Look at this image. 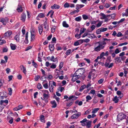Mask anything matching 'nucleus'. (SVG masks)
<instances>
[{
    "instance_id": "nucleus-1",
    "label": "nucleus",
    "mask_w": 128,
    "mask_h": 128,
    "mask_svg": "<svg viewBox=\"0 0 128 128\" xmlns=\"http://www.w3.org/2000/svg\"><path fill=\"white\" fill-rule=\"evenodd\" d=\"M85 73V69L84 68H80L77 70L73 74L72 80L74 82L82 76Z\"/></svg>"
},
{
    "instance_id": "nucleus-2",
    "label": "nucleus",
    "mask_w": 128,
    "mask_h": 128,
    "mask_svg": "<svg viewBox=\"0 0 128 128\" xmlns=\"http://www.w3.org/2000/svg\"><path fill=\"white\" fill-rule=\"evenodd\" d=\"M95 46H96L94 49V50L96 52H98L101 50L103 49L105 47V43L102 41H100L95 43Z\"/></svg>"
},
{
    "instance_id": "nucleus-3",
    "label": "nucleus",
    "mask_w": 128,
    "mask_h": 128,
    "mask_svg": "<svg viewBox=\"0 0 128 128\" xmlns=\"http://www.w3.org/2000/svg\"><path fill=\"white\" fill-rule=\"evenodd\" d=\"M126 116L125 114H118L117 116V120L119 122L125 118Z\"/></svg>"
},
{
    "instance_id": "nucleus-4",
    "label": "nucleus",
    "mask_w": 128,
    "mask_h": 128,
    "mask_svg": "<svg viewBox=\"0 0 128 128\" xmlns=\"http://www.w3.org/2000/svg\"><path fill=\"white\" fill-rule=\"evenodd\" d=\"M43 100L44 101L46 104L48 102V98L49 96L48 94L44 93L43 94Z\"/></svg>"
},
{
    "instance_id": "nucleus-5",
    "label": "nucleus",
    "mask_w": 128,
    "mask_h": 128,
    "mask_svg": "<svg viewBox=\"0 0 128 128\" xmlns=\"http://www.w3.org/2000/svg\"><path fill=\"white\" fill-rule=\"evenodd\" d=\"M8 19L7 18H2L0 19V22H2L4 25H6V22H8Z\"/></svg>"
},
{
    "instance_id": "nucleus-6",
    "label": "nucleus",
    "mask_w": 128,
    "mask_h": 128,
    "mask_svg": "<svg viewBox=\"0 0 128 128\" xmlns=\"http://www.w3.org/2000/svg\"><path fill=\"white\" fill-rule=\"evenodd\" d=\"M12 32L11 31L8 30L4 34V37L6 38H7L10 36L12 34Z\"/></svg>"
},
{
    "instance_id": "nucleus-7",
    "label": "nucleus",
    "mask_w": 128,
    "mask_h": 128,
    "mask_svg": "<svg viewBox=\"0 0 128 128\" xmlns=\"http://www.w3.org/2000/svg\"><path fill=\"white\" fill-rule=\"evenodd\" d=\"M52 82L49 81V90L51 92H54V86H53L52 84Z\"/></svg>"
},
{
    "instance_id": "nucleus-8",
    "label": "nucleus",
    "mask_w": 128,
    "mask_h": 128,
    "mask_svg": "<svg viewBox=\"0 0 128 128\" xmlns=\"http://www.w3.org/2000/svg\"><path fill=\"white\" fill-rule=\"evenodd\" d=\"M26 15L24 13H22L20 17V20L23 22H25L26 18Z\"/></svg>"
},
{
    "instance_id": "nucleus-9",
    "label": "nucleus",
    "mask_w": 128,
    "mask_h": 128,
    "mask_svg": "<svg viewBox=\"0 0 128 128\" xmlns=\"http://www.w3.org/2000/svg\"><path fill=\"white\" fill-rule=\"evenodd\" d=\"M22 8L23 7L22 5L20 4H19L18 5V7L16 9V10L18 12H22L23 10Z\"/></svg>"
},
{
    "instance_id": "nucleus-10",
    "label": "nucleus",
    "mask_w": 128,
    "mask_h": 128,
    "mask_svg": "<svg viewBox=\"0 0 128 128\" xmlns=\"http://www.w3.org/2000/svg\"><path fill=\"white\" fill-rule=\"evenodd\" d=\"M100 16H102V17L100 18V19L102 20L106 18L107 17L110 16V14H109L107 16H106L103 13H100Z\"/></svg>"
},
{
    "instance_id": "nucleus-11",
    "label": "nucleus",
    "mask_w": 128,
    "mask_h": 128,
    "mask_svg": "<svg viewBox=\"0 0 128 128\" xmlns=\"http://www.w3.org/2000/svg\"><path fill=\"white\" fill-rule=\"evenodd\" d=\"M60 8V6L54 4L53 6H52L51 8L53 9H58Z\"/></svg>"
},
{
    "instance_id": "nucleus-12",
    "label": "nucleus",
    "mask_w": 128,
    "mask_h": 128,
    "mask_svg": "<svg viewBox=\"0 0 128 128\" xmlns=\"http://www.w3.org/2000/svg\"><path fill=\"white\" fill-rule=\"evenodd\" d=\"M10 45L12 50H16L17 46H16V44H13L11 43L10 44Z\"/></svg>"
},
{
    "instance_id": "nucleus-13",
    "label": "nucleus",
    "mask_w": 128,
    "mask_h": 128,
    "mask_svg": "<svg viewBox=\"0 0 128 128\" xmlns=\"http://www.w3.org/2000/svg\"><path fill=\"white\" fill-rule=\"evenodd\" d=\"M92 122L91 121H89L86 122V128H90L91 127V123Z\"/></svg>"
},
{
    "instance_id": "nucleus-14",
    "label": "nucleus",
    "mask_w": 128,
    "mask_h": 128,
    "mask_svg": "<svg viewBox=\"0 0 128 128\" xmlns=\"http://www.w3.org/2000/svg\"><path fill=\"white\" fill-rule=\"evenodd\" d=\"M50 103L52 105V108H55L56 107L57 105L55 100L51 101Z\"/></svg>"
},
{
    "instance_id": "nucleus-15",
    "label": "nucleus",
    "mask_w": 128,
    "mask_h": 128,
    "mask_svg": "<svg viewBox=\"0 0 128 128\" xmlns=\"http://www.w3.org/2000/svg\"><path fill=\"white\" fill-rule=\"evenodd\" d=\"M28 32H26L25 35V40L24 41V42L26 44H28Z\"/></svg>"
},
{
    "instance_id": "nucleus-16",
    "label": "nucleus",
    "mask_w": 128,
    "mask_h": 128,
    "mask_svg": "<svg viewBox=\"0 0 128 128\" xmlns=\"http://www.w3.org/2000/svg\"><path fill=\"white\" fill-rule=\"evenodd\" d=\"M114 60L116 64H118L121 62V58L120 57L116 58Z\"/></svg>"
},
{
    "instance_id": "nucleus-17",
    "label": "nucleus",
    "mask_w": 128,
    "mask_h": 128,
    "mask_svg": "<svg viewBox=\"0 0 128 128\" xmlns=\"http://www.w3.org/2000/svg\"><path fill=\"white\" fill-rule=\"evenodd\" d=\"M84 5V4H77L76 5V9H80L82 8L83 7Z\"/></svg>"
},
{
    "instance_id": "nucleus-18",
    "label": "nucleus",
    "mask_w": 128,
    "mask_h": 128,
    "mask_svg": "<svg viewBox=\"0 0 128 128\" xmlns=\"http://www.w3.org/2000/svg\"><path fill=\"white\" fill-rule=\"evenodd\" d=\"M54 44H50L49 48L50 51H53L54 50Z\"/></svg>"
},
{
    "instance_id": "nucleus-19",
    "label": "nucleus",
    "mask_w": 128,
    "mask_h": 128,
    "mask_svg": "<svg viewBox=\"0 0 128 128\" xmlns=\"http://www.w3.org/2000/svg\"><path fill=\"white\" fill-rule=\"evenodd\" d=\"M22 67L23 70L22 72L24 73L25 74H26V68L24 67V66L22 65H20V67Z\"/></svg>"
},
{
    "instance_id": "nucleus-20",
    "label": "nucleus",
    "mask_w": 128,
    "mask_h": 128,
    "mask_svg": "<svg viewBox=\"0 0 128 128\" xmlns=\"http://www.w3.org/2000/svg\"><path fill=\"white\" fill-rule=\"evenodd\" d=\"M86 88V85L85 84L82 85L80 87L79 91L82 92L83 90Z\"/></svg>"
},
{
    "instance_id": "nucleus-21",
    "label": "nucleus",
    "mask_w": 128,
    "mask_h": 128,
    "mask_svg": "<svg viewBox=\"0 0 128 128\" xmlns=\"http://www.w3.org/2000/svg\"><path fill=\"white\" fill-rule=\"evenodd\" d=\"M62 24V26L64 27L67 28L69 26L66 23V22L65 21L63 22Z\"/></svg>"
},
{
    "instance_id": "nucleus-22",
    "label": "nucleus",
    "mask_w": 128,
    "mask_h": 128,
    "mask_svg": "<svg viewBox=\"0 0 128 128\" xmlns=\"http://www.w3.org/2000/svg\"><path fill=\"white\" fill-rule=\"evenodd\" d=\"M40 119L41 121L44 123L45 122V120H44V116L43 115H42L40 116Z\"/></svg>"
},
{
    "instance_id": "nucleus-23",
    "label": "nucleus",
    "mask_w": 128,
    "mask_h": 128,
    "mask_svg": "<svg viewBox=\"0 0 128 128\" xmlns=\"http://www.w3.org/2000/svg\"><path fill=\"white\" fill-rule=\"evenodd\" d=\"M59 44H57L56 45V49L57 51H58L60 50H61L62 49V48L61 46H59Z\"/></svg>"
},
{
    "instance_id": "nucleus-24",
    "label": "nucleus",
    "mask_w": 128,
    "mask_h": 128,
    "mask_svg": "<svg viewBox=\"0 0 128 128\" xmlns=\"http://www.w3.org/2000/svg\"><path fill=\"white\" fill-rule=\"evenodd\" d=\"M71 49H69L66 51V52L65 53V54L66 55L68 56L72 53V52H71Z\"/></svg>"
},
{
    "instance_id": "nucleus-25",
    "label": "nucleus",
    "mask_w": 128,
    "mask_h": 128,
    "mask_svg": "<svg viewBox=\"0 0 128 128\" xmlns=\"http://www.w3.org/2000/svg\"><path fill=\"white\" fill-rule=\"evenodd\" d=\"M118 97L116 96L113 99V100L115 103H117L118 101Z\"/></svg>"
},
{
    "instance_id": "nucleus-26",
    "label": "nucleus",
    "mask_w": 128,
    "mask_h": 128,
    "mask_svg": "<svg viewBox=\"0 0 128 128\" xmlns=\"http://www.w3.org/2000/svg\"><path fill=\"white\" fill-rule=\"evenodd\" d=\"M81 20L82 18L80 16L74 19L77 22L80 21Z\"/></svg>"
},
{
    "instance_id": "nucleus-27",
    "label": "nucleus",
    "mask_w": 128,
    "mask_h": 128,
    "mask_svg": "<svg viewBox=\"0 0 128 128\" xmlns=\"http://www.w3.org/2000/svg\"><path fill=\"white\" fill-rule=\"evenodd\" d=\"M43 31L42 28L40 26L38 27V31L39 32V34H41Z\"/></svg>"
},
{
    "instance_id": "nucleus-28",
    "label": "nucleus",
    "mask_w": 128,
    "mask_h": 128,
    "mask_svg": "<svg viewBox=\"0 0 128 128\" xmlns=\"http://www.w3.org/2000/svg\"><path fill=\"white\" fill-rule=\"evenodd\" d=\"M86 102H88L89 100H90L92 99V98L90 95L87 96L86 97Z\"/></svg>"
},
{
    "instance_id": "nucleus-29",
    "label": "nucleus",
    "mask_w": 128,
    "mask_h": 128,
    "mask_svg": "<svg viewBox=\"0 0 128 128\" xmlns=\"http://www.w3.org/2000/svg\"><path fill=\"white\" fill-rule=\"evenodd\" d=\"M31 39L30 41H32L34 39V38L35 36V34H31Z\"/></svg>"
},
{
    "instance_id": "nucleus-30",
    "label": "nucleus",
    "mask_w": 128,
    "mask_h": 128,
    "mask_svg": "<svg viewBox=\"0 0 128 128\" xmlns=\"http://www.w3.org/2000/svg\"><path fill=\"white\" fill-rule=\"evenodd\" d=\"M78 118L76 114L72 115L71 116V118L72 119H76Z\"/></svg>"
},
{
    "instance_id": "nucleus-31",
    "label": "nucleus",
    "mask_w": 128,
    "mask_h": 128,
    "mask_svg": "<svg viewBox=\"0 0 128 128\" xmlns=\"http://www.w3.org/2000/svg\"><path fill=\"white\" fill-rule=\"evenodd\" d=\"M53 78V76L51 74H49L48 75V77H45V78H47L48 80H51Z\"/></svg>"
},
{
    "instance_id": "nucleus-32",
    "label": "nucleus",
    "mask_w": 128,
    "mask_h": 128,
    "mask_svg": "<svg viewBox=\"0 0 128 128\" xmlns=\"http://www.w3.org/2000/svg\"><path fill=\"white\" fill-rule=\"evenodd\" d=\"M56 27V26H54L52 27L51 28V31L53 33L55 31Z\"/></svg>"
},
{
    "instance_id": "nucleus-33",
    "label": "nucleus",
    "mask_w": 128,
    "mask_h": 128,
    "mask_svg": "<svg viewBox=\"0 0 128 128\" xmlns=\"http://www.w3.org/2000/svg\"><path fill=\"white\" fill-rule=\"evenodd\" d=\"M99 109V108H94V109H93L92 113L93 114L95 113L98 112Z\"/></svg>"
},
{
    "instance_id": "nucleus-34",
    "label": "nucleus",
    "mask_w": 128,
    "mask_h": 128,
    "mask_svg": "<svg viewBox=\"0 0 128 128\" xmlns=\"http://www.w3.org/2000/svg\"><path fill=\"white\" fill-rule=\"evenodd\" d=\"M38 16H39L40 18H42L45 17V15L44 14L40 13L38 14Z\"/></svg>"
},
{
    "instance_id": "nucleus-35",
    "label": "nucleus",
    "mask_w": 128,
    "mask_h": 128,
    "mask_svg": "<svg viewBox=\"0 0 128 128\" xmlns=\"http://www.w3.org/2000/svg\"><path fill=\"white\" fill-rule=\"evenodd\" d=\"M8 90L9 91V94L10 96L11 95L12 93V89L11 88H8Z\"/></svg>"
},
{
    "instance_id": "nucleus-36",
    "label": "nucleus",
    "mask_w": 128,
    "mask_h": 128,
    "mask_svg": "<svg viewBox=\"0 0 128 128\" xmlns=\"http://www.w3.org/2000/svg\"><path fill=\"white\" fill-rule=\"evenodd\" d=\"M61 70L60 69L59 72H57V75L58 76L60 75L64 74V72L63 70H62L61 71Z\"/></svg>"
},
{
    "instance_id": "nucleus-37",
    "label": "nucleus",
    "mask_w": 128,
    "mask_h": 128,
    "mask_svg": "<svg viewBox=\"0 0 128 128\" xmlns=\"http://www.w3.org/2000/svg\"><path fill=\"white\" fill-rule=\"evenodd\" d=\"M73 102H70L66 103V106L68 107H70L72 104Z\"/></svg>"
},
{
    "instance_id": "nucleus-38",
    "label": "nucleus",
    "mask_w": 128,
    "mask_h": 128,
    "mask_svg": "<svg viewBox=\"0 0 128 128\" xmlns=\"http://www.w3.org/2000/svg\"><path fill=\"white\" fill-rule=\"evenodd\" d=\"M102 40H103V41H102V43H103V42H104L105 43V45H106V42H105V41L107 40V41H110V39H107V38H102Z\"/></svg>"
},
{
    "instance_id": "nucleus-39",
    "label": "nucleus",
    "mask_w": 128,
    "mask_h": 128,
    "mask_svg": "<svg viewBox=\"0 0 128 128\" xmlns=\"http://www.w3.org/2000/svg\"><path fill=\"white\" fill-rule=\"evenodd\" d=\"M82 16L83 19L84 20H86L88 18V16L86 15L85 14H83Z\"/></svg>"
},
{
    "instance_id": "nucleus-40",
    "label": "nucleus",
    "mask_w": 128,
    "mask_h": 128,
    "mask_svg": "<svg viewBox=\"0 0 128 128\" xmlns=\"http://www.w3.org/2000/svg\"><path fill=\"white\" fill-rule=\"evenodd\" d=\"M53 98H55L57 101L58 102L60 100V98H59L58 97H57L56 96V95L55 94H54Z\"/></svg>"
},
{
    "instance_id": "nucleus-41",
    "label": "nucleus",
    "mask_w": 128,
    "mask_h": 128,
    "mask_svg": "<svg viewBox=\"0 0 128 128\" xmlns=\"http://www.w3.org/2000/svg\"><path fill=\"white\" fill-rule=\"evenodd\" d=\"M32 63L33 64V65L35 68H37L38 66L37 64L34 62V60H33Z\"/></svg>"
},
{
    "instance_id": "nucleus-42",
    "label": "nucleus",
    "mask_w": 128,
    "mask_h": 128,
    "mask_svg": "<svg viewBox=\"0 0 128 128\" xmlns=\"http://www.w3.org/2000/svg\"><path fill=\"white\" fill-rule=\"evenodd\" d=\"M18 36V35H16L14 37V39L17 42H18L19 41V39Z\"/></svg>"
},
{
    "instance_id": "nucleus-43",
    "label": "nucleus",
    "mask_w": 128,
    "mask_h": 128,
    "mask_svg": "<svg viewBox=\"0 0 128 128\" xmlns=\"http://www.w3.org/2000/svg\"><path fill=\"white\" fill-rule=\"evenodd\" d=\"M37 88L38 89L40 90L42 88V86L40 83H38L37 85Z\"/></svg>"
},
{
    "instance_id": "nucleus-44",
    "label": "nucleus",
    "mask_w": 128,
    "mask_h": 128,
    "mask_svg": "<svg viewBox=\"0 0 128 128\" xmlns=\"http://www.w3.org/2000/svg\"><path fill=\"white\" fill-rule=\"evenodd\" d=\"M64 7L65 8H68L70 7V5L68 3L66 2L64 4Z\"/></svg>"
},
{
    "instance_id": "nucleus-45",
    "label": "nucleus",
    "mask_w": 128,
    "mask_h": 128,
    "mask_svg": "<svg viewBox=\"0 0 128 128\" xmlns=\"http://www.w3.org/2000/svg\"><path fill=\"white\" fill-rule=\"evenodd\" d=\"M101 32V29L99 28L96 30V33L98 34H100Z\"/></svg>"
},
{
    "instance_id": "nucleus-46",
    "label": "nucleus",
    "mask_w": 128,
    "mask_h": 128,
    "mask_svg": "<svg viewBox=\"0 0 128 128\" xmlns=\"http://www.w3.org/2000/svg\"><path fill=\"white\" fill-rule=\"evenodd\" d=\"M40 78V76H36L34 78L35 80L36 81L38 80V79H39Z\"/></svg>"
},
{
    "instance_id": "nucleus-47",
    "label": "nucleus",
    "mask_w": 128,
    "mask_h": 128,
    "mask_svg": "<svg viewBox=\"0 0 128 128\" xmlns=\"http://www.w3.org/2000/svg\"><path fill=\"white\" fill-rule=\"evenodd\" d=\"M63 63L62 62H61L59 66V68L61 70L62 68L63 67Z\"/></svg>"
},
{
    "instance_id": "nucleus-48",
    "label": "nucleus",
    "mask_w": 128,
    "mask_h": 128,
    "mask_svg": "<svg viewBox=\"0 0 128 128\" xmlns=\"http://www.w3.org/2000/svg\"><path fill=\"white\" fill-rule=\"evenodd\" d=\"M78 41L79 44V45H80L83 42H84V40H83L80 39L78 40Z\"/></svg>"
},
{
    "instance_id": "nucleus-49",
    "label": "nucleus",
    "mask_w": 128,
    "mask_h": 128,
    "mask_svg": "<svg viewBox=\"0 0 128 128\" xmlns=\"http://www.w3.org/2000/svg\"><path fill=\"white\" fill-rule=\"evenodd\" d=\"M100 29H101V32H104L105 31H106L107 30V28H100Z\"/></svg>"
},
{
    "instance_id": "nucleus-50",
    "label": "nucleus",
    "mask_w": 128,
    "mask_h": 128,
    "mask_svg": "<svg viewBox=\"0 0 128 128\" xmlns=\"http://www.w3.org/2000/svg\"><path fill=\"white\" fill-rule=\"evenodd\" d=\"M49 13H50V17L51 18H52V15L54 13V12L52 10H51L49 12Z\"/></svg>"
},
{
    "instance_id": "nucleus-51",
    "label": "nucleus",
    "mask_w": 128,
    "mask_h": 128,
    "mask_svg": "<svg viewBox=\"0 0 128 128\" xmlns=\"http://www.w3.org/2000/svg\"><path fill=\"white\" fill-rule=\"evenodd\" d=\"M86 30V29L84 28H81L80 31V33H81V34H82L83 33L84 31Z\"/></svg>"
},
{
    "instance_id": "nucleus-52",
    "label": "nucleus",
    "mask_w": 128,
    "mask_h": 128,
    "mask_svg": "<svg viewBox=\"0 0 128 128\" xmlns=\"http://www.w3.org/2000/svg\"><path fill=\"white\" fill-rule=\"evenodd\" d=\"M110 6V4L107 3L105 4L104 5V7L106 8H109Z\"/></svg>"
},
{
    "instance_id": "nucleus-53",
    "label": "nucleus",
    "mask_w": 128,
    "mask_h": 128,
    "mask_svg": "<svg viewBox=\"0 0 128 128\" xmlns=\"http://www.w3.org/2000/svg\"><path fill=\"white\" fill-rule=\"evenodd\" d=\"M56 64H52V65L50 66V68H51L54 69L56 68Z\"/></svg>"
},
{
    "instance_id": "nucleus-54",
    "label": "nucleus",
    "mask_w": 128,
    "mask_h": 128,
    "mask_svg": "<svg viewBox=\"0 0 128 128\" xmlns=\"http://www.w3.org/2000/svg\"><path fill=\"white\" fill-rule=\"evenodd\" d=\"M104 80L103 78L100 79V80H98V83L100 84H101L104 81Z\"/></svg>"
},
{
    "instance_id": "nucleus-55",
    "label": "nucleus",
    "mask_w": 128,
    "mask_h": 128,
    "mask_svg": "<svg viewBox=\"0 0 128 128\" xmlns=\"http://www.w3.org/2000/svg\"><path fill=\"white\" fill-rule=\"evenodd\" d=\"M123 35L122 34V33L120 32H118V34L116 35V36L117 37H121L123 36Z\"/></svg>"
},
{
    "instance_id": "nucleus-56",
    "label": "nucleus",
    "mask_w": 128,
    "mask_h": 128,
    "mask_svg": "<svg viewBox=\"0 0 128 128\" xmlns=\"http://www.w3.org/2000/svg\"><path fill=\"white\" fill-rule=\"evenodd\" d=\"M44 87L46 89H47L48 88V85L47 83H46L43 84Z\"/></svg>"
},
{
    "instance_id": "nucleus-57",
    "label": "nucleus",
    "mask_w": 128,
    "mask_h": 128,
    "mask_svg": "<svg viewBox=\"0 0 128 128\" xmlns=\"http://www.w3.org/2000/svg\"><path fill=\"white\" fill-rule=\"evenodd\" d=\"M90 34H88L86 33H84L82 36V38L84 37H85L89 36V35H90Z\"/></svg>"
},
{
    "instance_id": "nucleus-58",
    "label": "nucleus",
    "mask_w": 128,
    "mask_h": 128,
    "mask_svg": "<svg viewBox=\"0 0 128 128\" xmlns=\"http://www.w3.org/2000/svg\"><path fill=\"white\" fill-rule=\"evenodd\" d=\"M74 46H77L78 45H80L79 44V43L78 42V40L74 42Z\"/></svg>"
},
{
    "instance_id": "nucleus-59",
    "label": "nucleus",
    "mask_w": 128,
    "mask_h": 128,
    "mask_svg": "<svg viewBox=\"0 0 128 128\" xmlns=\"http://www.w3.org/2000/svg\"><path fill=\"white\" fill-rule=\"evenodd\" d=\"M104 52H102L101 54H100V59H101L104 56Z\"/></svg>"
},
{
    "instance_id": "nucleus-60",
    "label": "nucleus",
    "mask_w": 128,
    "mask_h": 128,
    "mask_svg": "<svg viewBox=\"0 0 128 128\" xmlns=\"http://www.w3.org/2000/svg\"><path fill=\"white\" fill-rule=\"evenodd\" d=\"M40 53H39L38 54V60L40 62H41L42 61V59H41V58H40V56H39V55H40Z\"/></svg>"
},
{
    "instance_id": "nucleus-61",
    "label": "nucleus",
    "mask_w": 128,
    "mask_h": 128,
    "mask_svg": "<svg viewBox=\"0 0 128 128\" xmlns=\"http://www.w3.org/2000/svg\"><path fill=\"white\" fill-rule=\"evenodd\" d=\"M125 20V19L124 18H122L118 22V23L119 24L120 22H124Z\"/></svg>"
},
{
    "instance_id": "nucleus-62",
    "label": "nucleus",
    "mask_w": 128,
    "mask_h": 128,
    "mask_svg": "<svg viewBox=\"0 0 128 128\" xmlns=\"http://www.w3.org/2000/svg\"><path fill=\"white\" fill-rule=\"evenodd\" d=\"M84 60H86L87 62L88 63L90 64V60L89 59L87 58H84Z\"/></svg>"
},
{
    "instance_id": "nucleus-63",
    "label": "nucleus",
    "mask_w": 128,
    "mask_h": 128,
    "mask_svg": "<svg viewBox=\"0 0 128 128\" xmlns=\"http://www.w3.org/2000/svg\"><path fill=\"white\" fill-rule=\"evenodd\" d=\"M95 90H90V93L94 95L95 94Z\"/></svg>"
},
{
    "instance_id": "nucleus-64",
    "label": "nucleus",
    "mask_w": 128,
    "mask_h": 128,
    "mask_svg": "<svg viewBox=\"0 0 128 128\" xmlns=\"http://www.w3.org/2000/svg\"><path fill=\"white\" fill-rule=\"evenodd\" d=\"M115 53L116 54H118L120 52L118 49V48H116L115 51Z\"/></svg>"
}]
</instances>
